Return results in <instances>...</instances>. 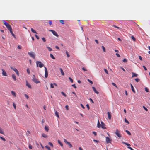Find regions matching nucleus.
I'll return each instance as SVG.
<instances>
[{"mask_svg":"<svg viewBox=\"0 0 150 150\" xmlns=\"http://www.w3.org/2000/svg\"><path fill=\"white\" fill-rule=\"evenodd\" d=\"M101 128L103 129H106V128L105 127V124L102 121H101Z\"/></svg>","mask_w":150,"mask_h":150,"instance_id":"1a4fd4ad","label":"nucleus"},{"mask_svg":"<svg viewBox=\"0 0 150 150\" xmlns=\"http://www.w3.org/2000/svg\"><path fill=\"white\" fill-rule=\"evenodd\" d=\"M11 93L12 94L13 96H14L16 97V93L13 91H11Z\"/></svg>","mask_w":150,"mask_h":150,"instance_id":"a878e982","label":"nucleus"},{"mask_svg":"<svg viewBox=\"0 0 150 150\" xmlns=\"http://www.w3.org/2000/svg\"><path fill=\"white\" fill-rule=\"evenodd\" d=\"M33 77L32 78V80L33 82L36 84H38L40 83V82L38 80V79L35 77V76L34 75H33Z\"/></svg>","mask_w":150,"mask_h":150,"instance_id":"f257e3e1","label":"nucleus"},{"mask_svg":"<svg viewBox=\"0 0 150 150\" xmlns=\"http://www.w3.org/2000/svg\"><path fill=\"white\" fill-rule=\"evenodd\" d=\"M49 30V31H51L54 35L57 37H58L59 36V35L57 34V33L54 30Z\"/></svg>","mask_w":150,"mask_h":150,"instance_id":"423d86ee","label":"nucleus"},{"mask_svg":"<svg viewBox=\"0 0 150 150\" xmlns=\"http://www.w3.org/2000/svg\"><path fill=\"white\" fill-rule=\"evenodd\" d=\"M60 22L62 24H64V20H60Z\"/></svg>","mask_w":150,"mask_h":150,"instance_id":"8fccbe9b","label":"nucleus"},{"mask_svg":"<svg viewBox=\"0 0 150 150\" xmlns=\"http://www.w3.org/2000/svg\"><path fill=\"white\" fill-rule=\"evenodd\" d=\"M24 96L27 99H28L29 98V96L26 94H24Z\"/></svg>","mask_w":150,"mask_h":150,"instance_id":"49530a36","label":"nucleus"},{"mask_svg":"<svg viewBox=\"0 0 150 150\" xmlns=\"http://www.w3.org/2000/svg\"><path fill=\"white\" fill-rule=\"evenodd\" d=\"M12 78L13 79V80L14 81H16V77L15 75L14 74H13L11 76Z\"/></svg>","mask_w":150,"mask_h":150,"instance_id":"ddd939ff","label":"nucleus"},{"mask_svg":"<svg viewBox=\"0 0 150 150\" xmlns=\"http://www.w3.org/2000/svg\"><path fill=\"white\" fill-rule=\"evenodd\" d=\"M143 108L146 111H148V109H147V108L145 107L144 106H143Z\"/></svg>","mask_w":150,"mask_h":150,"instance_id":"603ef678","label":"nucleus"},{"mask_svg":"<svg viewBox=\"0 0 150 150\" xmlns=\"http://www.w3.org/2000/svg\"><path fill=\"white\" fill-rule=\"evenodd\" d=\"M145 90L147 92H149V89L147 87H145Z\"/></svg>","mask_w":150,"mask_h":150,"instance_id":"58836bf2","label":"nucleus"},{"mask_svg":"<svg viewBox=\"0 0 150 150\" xmlns=\"http://www.w3.org/2000/svg\"><path fill=\"white\" fill-rule=\"evenodd\" d=\"M50 57L53 59H55V58L54 56L52 54H50Z\"/></svg>","mask_w":150,"mask_h":150,"instance_id":"c756f323","label":"nucleus"},{"mask_svg":"<svg viewBox=\"0 0 150 150\" xmlns=\"http://www.w3.org/2000/svg\"><path fill=\"white\" fill-rule=\"evenodd\" d=\"M57 141L58 143L61 146L63 147V144L61 142V141L59 140H58Z\"/></svg>","mask_w":150,"mask_h":150,"instance_id":"6ab92c4d","label":"nucleus"},{"mask_svg":"<svg viewBox=\"0 0 150 150\" xmlns=\"http://www.w3.org/2000/svg\"><path fill=\"white\" fill-rule=\"evenodd\" d=\"M104 70L106 74H108V70H107L106 69H104Z\"/></svg>","mask_w":150,"mask_h":150,"instance_id":"864d4df0","label":"nucleus"},{"mask_svg":"<svg viewBox=\"0 0 150 150\" xmlns=\"http://www.w3.org/2000/svg\"><path fill=\"white\" fill-rule=\"evenodd\" d=\"M115 134L119 138H120L121 137V134L119 133L118 131L117 130H116V131L115 132Z\"/></svg>","mask_w":150,"mask_h":150,"instance_id":"9d476101","label":"nucleus"},{"mask_svg":"<svg viewBox=\"0 0 150 150\" xmlns=\"http://www.w3.org/2000/svg\"><path fill=\"white\" fill-rule=\"evenodd\" d=\"M66 55H67V56L68 57H70V55L69 54V53H68V52L67 51H66Z\"/></svg>","mask_w":150,"mask_h":150,"instance_id":"4c0bfd02","label":"nucleus"},{"mask_svg":"<svg viewBox=\"0 0 150 150\" xmlns=\"http://www.w3.org/2000/svg\"><path fill=\"white\" fill-rule=\"evenodd\" d=\"M125 122H126V123H127L128 124L129 123V121L127 120V119L126 118H125Z\"/></svg>","mask_w":150,"mask_h":150,"instance_id":"c9c22d12","label":"nucleus"},{"mask_svg":"<svg viewBox=\"0 0 150 150\" xmlns=\"http://www.w3.org/2000/svg\"><path fill=\"white\" fill-rule=\"evenodd\" d=\"M51 88H54V84L52 83L50 84Z\"/></svg>","mask_w":150,"mask_h":150,"instance_id":"6e6d98bb","label":"nucleus"},{"mask_svg":"<svg viewBox=\"0 0 150 150\" xmlns=\"http://www.w3.org/2000/svg\"><path fill=\"white\" fill-rule=\"evenodd\" d=\"M107 114L108 116V119H111V115L110 113L109 112H108L107 113Z\"/></svg>","mask_w":150,"mask_h":150,"instance_id":"dca6fc26","label":"nucleus"},{"mask_svg":"<svg viewBox=\"0 0 150 150\" xmlns=\"http://www.w3.org/2000/svg\"><path fill=\"white\" fill-rule=\"evenodd\" d=\"M97 127L99 128H100L101 127V125L99 120L98 121Z\"/></svg>","mask_w":150,"mask_h":150,"instance_id":"5701e85b","label":"nucleus"},{"mask_svg":"<svg viewBox=\"0 0 150 150\" xmlns=\"http://www.w3.org/2000/svg\"><path fill=\"white\" fill-rule=\"evenodd\" d=\"M11 69L13 70L16 74L17 76H19V74L18 70L14 67H11Z\"/></svg>","mask_w":150,"mask_h":150,"instance_id":"39448f33","label":"nucleus"},{"mask_svg":"<svg viewBox=\"0 0 150 150\" xmlns=\"http://www.w3.org/2000/svg\"><path fill=\"white\" fill-rule=\"evenodd\" d=\"M10 31V33H11L12 35L14 37V38H15V36L14 34L13 33L12 31V29H11V30H9Z\"/></svg>","mask_w":150,"mask_h":150,"instance_id":"412c9836","label":"nucleus"},{"mask_svg":"<svg viewBox=\"0 0 150 150\" xmlns=\"http://www.w3.org/2000/svg\"><path fill=\"white\" fill-rule=\"evenodd\" d=\"M88 81L91 84H92L93 83V82L92 81L89 80V79H88Z\"/></svg>","mask_w":150,"mask_h":150,"instance_id":"de8ad7c7","label":"nucleus"},{"mask_svg":"<svg viewBox=\"0 0 150 150\" xmlns=\"http://www.w3.org/2000/svg\"><path fill=\"white\" fill-rule=\"evenodd\" d=\"M28 54L30 57H32L33 59L35 58V54L34 52H28Z\"/></svg>","mask_w":150,"mask_h":150,"instance_id":"20e7f679","label":"nucleus"},{"mask_svg":"<svg viewBox=\"0 0 150 150\" xmlns=\"http://www.w3.org/2000/svg\"><path fill=\"white\" fill-rule=\"evenodd\" d=\"M61 93L64 97H66L67 96V95L64 92H61Z\"/></svg>","mask_w":150,"mask_h":150,"instance_id":"72a5a7b5","label":"nucleus"},{"mask_svg":"<svg viewBox=\"0 0 150 150\" xmlns=\"http://www.w3.org/2000/svg\"><path fill=\"white\" fill-rule=\"evenodd\" d=\"M29 148L30 149H31L32 148V146L30 144V145H29Z\"/></svg>","mask_w":150,"mask_h":150,"instance_id":"338daca9","label":"nucleus"},{"mask_svg":"<svg viewBox=\"0 0 150 150\" xmlns=\"http://www.w3.org/2000/svg\"><path fill=\"white\" fill-rule=\"evenodd\" d=\"M6 27L8 29V30H9L12 29V28L11 26L9 24L7 27Z\"/></svg>","mask_w":150,"mask_h":150,"instance_id":"a211bd4d","label":"nucleus"},{"mask_svg":"<svg viewBox=\"0 0 150 150\" xmlns=\"http://www.w3.org/2000/svg\"><path fill=\"white\" fill-rule=\"evenodd\" d=\"M92 133L94 134V135L95 136H96L97 135V133L93 131V132Z\"/></svg>","mask_w":150,"mask_h":150,"instance_id":"5fc2aeb1","label":"nucleus"},{"mask_svg":"<svg viewBox=\"0 0 150 150\" xmlns=\"http://www.w3.org/2000/svg\"><path fill=\"white\" fill-rule=\"evenodd\" d=\"M47 48L48 50L49 51H51L52 50V48L49 47L47 46Z\"/></svg>","mask_w":150,"mask_h":150,"instance_id":"2f4dec72","label":"nucleus"},{"mask_svg":"<svg viewBox=\"0 0 150 150\" xmlns=\"http://www.w3.org/2000/svg\"><path fill=\"white\" fill-rule=\"evenodd\" d=\"M48 144L49 145L53 147V145L52 144V143L51 142H49L48 143Z\"/></svg>","mask_w":150,"mask_h":150,"instance_id":"f704fd0d","label":"nucleus"},{"mask_svg":"<svg viewBox=\"0 0 150 150\" xmlns=\"http://www.w3.org/2000/svg\"><path fill=\"white\" fill-rule=\"evenodd\" d=\"M35 36L36 37V38H37V39H39V36L37 35H35Z\"/></svg>","mask_w":150,"mask_h":150,"instance_id":"052dcab7","label":"nucleus"},{"mask_svg":"<svg viewBox=\"0 0 150 150\" xmlns=\"http://www.w3.org/2000/svg\"><path fill=\"white\" fill-rule=\"evenodd\" d=\"M93 142H96L97 143H98V142H99V141L97 140H95V139H93Z\"/></svg>","mask_w":150,"mask_h":150,"instance_id":"0e129e2a","label":"nucleus"},{"mask_svg":"<svg viewBox=\"0 0 150 150\" xmlns=\"http://www.w3.org/2000/svg\"><path fill=\"white\" fill-rule=\"evenodd\" d=\"M122 143L128 146V147H129L130 146V145L129 144L125 142H122Z\"/></svg>","mask_w":150,"mask_h":150,"instance_id":"4be33fe9","label":"nucleus"},{"mask_svg":"<svg viewBox=\"0 0 150 150\" xmlns=\"http://www.w3.org/2000/svg\"><path fill=\"white\" fill-rule=\"evenodd\" d=\"M125 132H126V133H127V134L129 135H131V133L130 132L127 130H126Z\"/></svg>","mask_w":150,"mask_h":150,"instance_id":"7c9ffc66","label":"nucleus"},{"mask_svg":"<svg viewBox=\"0 0 150 150\" xmlns=\"http://www.w3.org/2000/svg\"><path fill=\"white\" fill-rule=\"evenodd\" d=\"M49 24L50 25H51L52 24V21H49Z\"/></svg>","mask_w":150,"mask_h":150,"instance_id":"bf43d9fd","label":"nucleus"},{"mask_svg":"<svg viewBox=\"0 0 150 150\" xmlns=\"http://www.w3.org/2000/svg\"><path fill=\"white\" fill-rule=\"evenodd\" d=\"M4 24L5 25L6 27H7L9 24L7 23L5 21L3 20V21Z\"/></svg>","mask_w":150,"mask_h":150,"instance_id":"2eb2a0df","label":"nucleus"},{"mask_svg":"<svg viewBox=\"0 0 150 150\" xmlns=\"http://www.w3.org/2000/svg\"><path fill=\"white\" fill-rule=\"evenodd\" d=\"M72 86L73 87H74L75 88H76V85H75V84H73L72 85Z\"/></svg>","mask_w":150,"mask_h":150,"instance_id":"680f3d73","label":"nucleus"},{"mask_svg":"<svg viewBox=\"0 0 150 150\" xmlns=\"http://www.w3.org/2000/svg\"><path fill=\"white\" fill-rule=\"evenodd\" d=\"M1 139L2 140H3V141H5L6 140L3 137H1Z\"/></svg>","mask_w":150,"mask_h":150,"instance_id":"c03bdc74","label":"nucleus"},{"mask_svg":"<svg viewBox=\"0 0 150 150\" xmlns=\"http://www.w3.org/2000/svg\"><path fill=\"white\" fill-rule=\"evenodd\" d=\"M44 68L45 72V78H46L48 77V71L47 68L45 67H44Z\"/></svg>","mask_w":150,"mask_h":150,"instance_id":"0eeeda50","label":"nucleus"},{"mask_svg":"<svg viewBox=\"0 0 150 150\" xmlns=\"http://www.w3.org/2000/svg\"><path fill=\"white\" fill-rule=\"evenodd\" d=\"M123 62L125 63H126L127 62V60L126 59H124L123 60Z\"/></svg>","mask_w":150,"mask_h":150,"instance_id":"79ce46f5","label":"nucleus"},{"mask_svg":"<svg viewBox=\"0 0 150 150\" xmlns=\"http://www.w3.org/2000/svg\"><path fill=\"white\" fill-rule=\"evenodd\" d=\"M55 115L58 117V118H59V113H58V112L57 111H56L55 112Z\"/></svg>","mask_w":150,"mask_h":150,"instance_id":"cd10ccee","label":"nucleus"},{"mask_svg":"<svg viewBox=\"0 0 150 150\" xmlns=\"http://www.w3.org/2000/svg\"><path fill=\"white\" fill-rule=\"evenodd\" d=\"M42 39L44 42H45L46 41V39L45 38L42 37Z\"/></svg>","mask_w":150,"mask_h":150,"instance_id":"a19ab883","label":"nucleus"},{"mask_svg":"<svg viewBox=\"0 0 150 150\" xmlns=\"http://www.w3.org/2000/svg\"><path fill=\"white\" fill-rule=\"evenodd\" d=\"M143 67L144 68V70L146 71L147 70V69L146 67L144 65L143 66Z\"/></svg>","mask_w":150,"mask_h":150,"instance_id":"13d9d810","label":"nucleus"},{"mask_svg":"<svg viewBox=\"0 0 150 150\" xmlns=\"http://www.w3.org/2000/svg\"><path fill=\"white\" fill-rule=\"evenodd\" d=\"M31 31H32V32H33V33H36V34H37V32H36V31L35 30H34L33 28H31Z\"/></svg>","mask_w":150,"mask_h":150,"instance_id":"c85d7f7f","label":"nucleus"},{"mask_svg":"<svg viewBox=\"0 0 150 150\" xmlns=\"http://www.w3.org/2000/svg\"><path fill=\"white\" fill-rule=\"evenodd\" d=\"M113 26L114 27H115V28H118V29H120V30H121V28H119V27L116 26V25H113Z\"/></svg>","mask_w":150,"mask_h":150,"instance_id":"ea45409f","label":"nucleus"},{"mask_svg":"<svg viewBox=\"0 0 150 150\" xmlns=\"http://www.w3.org/2000/svg\"><path fill=\"white\" fill-rule=\"evenodd\" d=\"M42 136L44 138H47L48 137V136L44 133H43L42 134Z\"/></svg>","mask_w":150,"mask_h":150,"instance_id":"bb28decb","label":"nucleus"},{"mask_svg":"<svg viewBox=\"0 0 150 150\" xmlns=\"http://www.w3.org/2000/svg\"><path fill=\"white\" fill-rule=\"evenodd\" d=\"M86 107H87V108L89 110L90 109V107H89V105L88 104H87L86 105Z\"/></svg>","mask_w":150,"mask_h":150,"instance_id":"69168bd1","label":"nucleus"},{"mask_svg":"<svg viewBox=\"0 0 150 150\" xmlns=\"http://www.w3.org/2000/svg\"><path fill=\"white\" fill-rule=\"evenodd\" d=\"M65 107L67 110H68L69 109V106L68 105H66Z\"/></svg>","mask_w":150,"mask_h":150,"instance_id":"e2e57ef3","label":"nucleus"},{"mask_svg":"<svg viewBox=\"0 0 150 150\" xmlns=\"http://www.w3.org/2000/svg\"><path fill=\"white\" fill-rule=\"evenodd\" d=\"M45 130L47 132H48L49 130V127L48 126H45Z\"/></svg>","mask_w":150,"mask_h":150,"instance_id":"b1692460","label":"nucleus"},{"mask_svg":"<svg viewBox=\"0 0 150 150\" xmlns=\"http://www.w3.org/2000/svg\"><path fill=\"white\" fill-rule=\"evenodd\" d=\"M64 142L67 144L69 148H71L72 147V146L71 143L67 140L66 139H64Z\"/></svg>","mask_w":150,"mask_h":150,"instance_id":"7ed1b4c3","label":"nucleus"},{"mask_svg":"<svg viewBox=\"0 0 150 150\" xmlns=\"http://www.w3.org/2000/svg\"><path fill=\"white\" fill-rule=\"evenodd\" d=\"M60 71L62 74V75H64V74L63 71L62 69V68H60Z\"/></svg>","mask_w":150,"mask_h":150,"instance_id":"393cba45","label":"nucleus"},{"mask_svg":"<svg viewBox=\"0 0 150 150\" xmlns=\"http://www.w3.org/2000/svg\"><path fill=\"white\" fill-rule=\"evenodd\" d=\"M45 147L48 150H51V149L49 146L46 145L45 146Z\"/></svg>","mask_w":150,"mask_h":150,"instance_id":"473e14b6","label":"nucleus"},{"mask_svg":"<svg viewBox=\"0 0 150 150\" xmlns=\"http://www.w3.org/2000/svg\"><path fill=\"white\" fill-rule=\"evenodd\" d=\"M2 74L3 76H7V74L6 71L3 69H2Z\"/></svg>","mask_w":150,"mask_h":150,"instance_id":"9b49d317","label":"nucleus"},{"mask_svg":"<svg viewBox=\"0 0 150 150\" xmlns=\"http://www.w3.org/2000/svg\"><path fill=\"white\" fill-rule=\"evenodd\" d=\"M112 84L113 86H115V87H117L116 84H115V83L112 82Z\"/></svg>","mask_w":150,"mask_h":150,"instance_id":"3c124183","label":"nucleus"},{"mask_svg":"<svg viewBox=\"0 0 150 150\" xmlns=\"http://www.w3.org/2000/svg\"><path fill=\"white\" fill-rule=\"evenodd\" d=\"M36 64L37 67L38 66L40 68H41L44 66V64L42 63L40 61H36Z\"/></svg>","mask_w":150,"mask_h":150,"instance_id":"f03ea898","label":"nucleus"},{"mask_svg":"<svg viewBox=\"0 0 150 150\" xmlns=\"http://www.w3.org/2000/svg\"><path fill=\"white\" fill-rule=\"evenodd\" d=\"M131 38H132V39L133 40V41H135L136 39L135 38V37L134 36H132L131 37Z\"/></svg>","mask_w":150,"mask_h":150,"instance_id":"e433bc0d","label":"nucleus"},{"mask_svg":"<svg viewBox=\"0 0 150 150\" xmlns=\"http://www.w3.org/2000/svg\"><path fill=\"white\" fill-rule=\"evenodd\" d=\"M111 140L108 137H106V141L107 143H110Z\"/></svg>","mask_w":150,"mask_h":150,"instance_id":"6e6552de","label":"nucleus"},{"mask_svg":"<svg viewBox=\"0 0 150 150\" xmlns=\"http://www.w3.org/2000/svg\"><path fill=\"white\" fill-rule=\"evenodd\" d=\"M26 85L29 88L31 89L32 88L30 84L27 81H26Z\"/></svg>","mask_w":150,"mask_h":150,"instance_id":"4468645a","label":"nucleus"},{"mask_svg":"<svg viewBox=\"0 0 150 150\" xmlns=\"http://www.w3.org/2000/svg\"><path fill=\"white\" fill-rule=\"evenodd\" d=\"M139 59L140 60L142 61V57L141 56H139Z\"/></svg>","mask_w":150,"mask_h":150,"instance_id":"774afa93","label":"nucleus"},{"mask_svg":"<svg viewBox=\"0 0 150 150\" xmlns=\"http://www.w3.org/2000/svg\"><path fill=\"white\" fill-rule=\"evenodd\" d=\"M135 80L137 82H138L139 81V79L138 78H136L135 79Z\"/></svg>","mask_w":150,"mask_h":150,"instance_id":"4d7b16f0","label":"nucleus"},{"mask_svg":"<svg viewBox=\"0 0 150 150\" xmlns=\"http://www.w3.org/2000/svg\"><path fill=\"white\" fill-rule=\"evenodd\" d=\"M132 77H137L138 76V75L137 74H135L134 73L132 72Z\"/></svg>","mask_w":150,"mask_h":150,"instance_id":"f3484780","label":"nucleus"},{"mask_svg":"<svg viewBox=\"0 0 150 150\" xmlns=\"http://www.w3.org/2000/svg\"><path fill=\"white\" fill-rule=\"evenodd\" d=\"M130 85L131 86V89H132V91L134 93H135V90L134 88L133 85H132V84H131Z\"/></svg>","mask_w":150,"mask_h":150,"instance_id":"aec40b11","label":"nucleus"},{"mask_svg":"<svg viewBox=\"0 0 150 150\" xmlns=\"http://www.w3.org/2000/svg\"><path fill=\"white\" fill-rule=\"evenodd\" d=\"M102 49H103V51L104 52H105V47H104V46H102Z\"/></svg>","mask_w":150,"mask_h":150,"instance_id":"a18cd8bd","label":"nucleus"},{"mask_svg":"<svg viewBox=\"0 0 150 150\" xmlns=\"http://www.w3.org/2000/svg\"><path fill=\"white\" fill-rule=\"evenodd\" d=\"M69 79L70 81L71 82V83H73V80L72 79H71L70 77H69Z\"/></svg>","mask_w":150,"mask_h":150,"instance_id":"09e8293b","label":"nucleus"},{"mask_svg":"<svg viewBox=\"0 0 150 150\" xmlns=\"http://www.w3.org/2000/svg\"><path fill=\"white\" fill-rule=\"evenodd\" d=\"M92 88L94 91V92L98 94L99 93V92H98L96 89L94 87H92Z\"/></svg>","mask_w":150,"mask_h":150,"instance_id":"f8f14e48","label":"nucleus"},{"mask_svg":"<svg viewBox=\"0 0 150 150\" xmlns=\"http://www.w3.org/2000/svg\"><path fill=\"white\" fill-rule=\"evenodd\" d=\"M27 72L28 73V74H29L30 73V70L28 68H27Z\"/></svg>","mask_w":150,"mask_h":150,"instance_id":"37998d69","label":"nucleus"}]
</instances>
